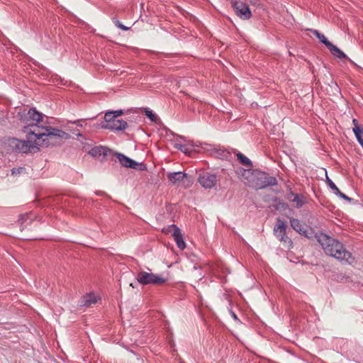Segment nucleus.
<instances>
[{"mask_svg":"<svg viewBox=\"0 0 363 363\" xmlns=\"http://www.w3.org/2000/svg\"><path fill=\"white\" fill-rule=\"evenodd\" d=\"M44 129L30 130L27 133V140L9 138L4 142L7 151L18 153L37 152L42 147L60 145L63 139L69 138V135L65 131H55L52 133Z\"/></svg>","mask_w":363,"mask_h":363,"instance_id":"nucleus-1","label":"nucleus"},{"mask_svg":"<svg viewBox=\"0 0 363 363\" xmlns=\"http://www.w3.org/2000/svg\"><path fill=\"white\" fill-rule=\"evenodd\" d=\"M325 253L345 263L352 264L354 259L343 245L338 240L321 234L318 239Z\"/></svg>","mask_w":363,"mask_h":363,"instance_id":"nucleus-2","label":"nucleus"},{"mask_svg":"<svg viewBox=\"0 0 363 363\" xmlns=\"http://www.w3.org/2000/svg\"><path fill=\"white\" fill-rule=\"evenodd\" d=\"M237 174L245 184L256 189H262L267 186L277 184V179L274 177L267 178L264 173L255 172L251 169L239 168L237 170Z\"/></svg>","mask_w":363,"mask_h":363,"instance_id":"nucleus-3","label":"nucleus"},{"mask_svg":"<svg viewBox=\"0 0 363 363\" xmlns=\"http://www.w3.org/2000/svg\"><path fill=\"white\" fill-rule=\"evenodd\" d=\"M42 118L43 116L40 113L34 108H30L25 118V123L27 125L24 127V132L28 133V132L30 130H35L37 128L46 130V132L49 133H52V132L55 131H62L61 130L57 128L40 125V123L42 121Z\"/></svg>","mask_w":363,"mask_h":363,"instance_id":"nucleus-4","label":"nucleus"},{"mask_svg":"<svg viewBox=\"0 0 363 363\" xmlns=\"http://www.w3.org/2000/svg\"><path fill=\"white\" fill-rule=\"evenodd\" d=\"M137 280L139 283L147 284H162L166 282V279L159 275L148 273L144 271L140 272L137 275Z\"/></svg>","mask_w":363,"mask_h":363,"instance_id":"nucleus-5","label":"nucleus"},{"mask_svg":"<svg viewBox=\"0 0 363 363\" xmlns=\"http://www.w3.org/2000/svg\"><path fill=\"white\" fill-rule=\"evenodd\" d=\"M199 183L205 189H211L218 182L217 176L209 172H203L198 178Z\"/></svg>","mask_w":363,"mask_h":363,"instance_id":"nucleus-6","label":"nucleus"},{"mask_svg":"<svg viewBox=\"0 0 363 363\" xmlns=\"http://www.w3.org/2000/svg\"><path fill=\"white\" fill-rule=\"evenodd\" d=\"M233 6L235 13L242 19L247 20L251 16V11L248 6L242 1H235L233 3Z\"/></svg>","mask_w":363,"mask_h":363,"instance_id":"nucleus-7","label":"nucleus"},{"mask_svg":"<svg viewBox=\"0 0 363 363\" xmlns=\"http://www.w3.org/2000/svg\"><path fill=\"white\" fill-rule=\"evenodd\" d=\"M286 228L285 222L278 218L274 228V233L281 242H286L288 238L286 236Z\"/></svg>","mask_w":363,"mask_h":363,"instance_id":"nucleus-8","label":"nucleus"},{"mask_svg":"<svg viewBox=\"0 0 363 363\" xmlns=\"http://www.w3.org/2000/svg\"><path fill=\"white\" fill-rule=\"evenodd\" d=\"M167 177L173 184H179L181 182L185 183V179L190 182L188 174L182 172H168Z\"/></svg>","mask_w":363,"mask_h":363,"instance_id":"nucleus-9","label":"nucleus"},{"mask_svg":"<svg viewBox=\"0 0 363 363\" xmlns=\"http://www.w3.org/2000/svg\"><path fill=\"white\" fill-rule=\"evenodd\" d=\"M169 228L173 229L172 236L177 247L181 250H184L186 247V243L184 240L183 235L180 229L175 225H169Z\"/></svg>","mask_w":363,"mask_h":363,"instance_id":"nucleus-10","label":"nucleus"},{"mask_svg":"<svg viewBox=\"0 0 363 363\" xmlns=\"http://www.w3.org/2000/svg\"><path fill=\"white\" fill-rule=\"evenodd\" d=\"M116 157L118 159L120 163L125 167H130L132 169H138L139 165L142 166V164H139L137 162L133 160L132 159L126 157L125 155L121 153H116Z\"/></svg>","mask_w":363,"mask_h":363,"instance_id":"nucleus-11","label":"nucleus"},{"mask_svg":"<svg viewBox=\"0 0 363 363\" xmlns=\"http://www.w3.org/2000/svg\"><path fill=\"white\" fill-rule=\"evenodd\" d=\"M127 122L123 120L116 119L113 123L102 125V128L111 130H123L126 128Z\"/></svg>","mask_w":363,"mask_h":363,"instance_id":"nucleus-12","label":"nucleus"},{"mask_svg":"<svg viewBox=\"0 0 363 363\" xmlns=\"http://www.w3.org/2000/svg\"><path fill=\"white\" fill-rule=\"evenodd\" d=\"M100 298L94 293L87 294L82 297L81 305L86 307H90L96 304Z\"/></svg>","mask_w":363,"mask_h":363,"instance_id":"nucleus-13","label":"nucleus"},{"mask_svg":"<svg viewBox=\"0 0 363 363\" xmlns=\"http://www.w3.org/2000/svg\"><path fill=\"white\" fill-rule=\"evenodd\" d=\"M287 198L290 202L294 203L296 208L302 207L306 202V198L303 195L296 194L293 192H290Z\"/></svg>","mask_w":363,"mask_h":363,"instance_id":"nucleus-14","label":"nucleus"},{"mask_svg":"<svg viewBox=\"0 0 363 363\" xmlns=\"http://www.w3.org/2000/svg\"><path fill=\"white\" fill-rule=\"evenodd\" d=\"M290 224L292 228L300 234H303L306 232L304 225H302L300 220L296 218H291Z\"/></svg>","mask_w":363,"mask_h":363,"instance_id":"nucleus-15","label":"nucleus"},{"mask_svg":"<svg viewBox=\"0 0 363 363\" xmlns=\"http://www.w3.org/2000/svg\"><path fill=\"white\" fill-rule=\"evenodd\" d=\"M331 54L337 58L339 59H346L347 58L346 55L340 50L337 46L334 45L333 43L330 45L328 48Z\"/></svg>","mask_w":363,"mask_h":363,"instance_id":"nucleus-16","label":"nucleus"},{"mask_svg":"<svg viewBox=\"0 0 363 363\" xmlns=\"http://www.w3.org/2000/svg\"><path fill=\"white\" fill-rule=\"evenodd\" d=\"M107 152H108V149H106V147H102V146H99V147H93L89 152V153L91 156H93L94 157H99L101 155L106 156L107 155Z\"/></svg>","mask_w":363,"mask_h":363,"instance_id":"nucleus-17","label":"nucleus"},{"mask_svg":"<svg viewBox=\"0 0 363 363\" xmlns=\"http://www.w3.org/2000/svg\"><path fill=\"white\" fill-rule=\"evenodd\" d=\"M353 123L354 125V127L353 128V131L355 134V136L358 142L363 147V138L362 137V130L359 127L357 119H353Z\"/></svg>","mask_w":363,"mask_h":363,"instance_id":"nucleus-18","label":"nucleus"},{"mask_svg":"<svg viewBox=\"0 0 363 363\" xmlns=\"http://www.w3.org/2000/svg\"><path fill=\"white\" fill-rule=\"evenodd\" d=\"M33 218L31 217L30 214L21 215L18 219V222L22 227V230L26 228L27 225L30 224Z\"/></svg>","mask_w":363,"mask_h":363,"instance_id":"nucleus-19","label":"nucleus"},{"mask_svg":"<svg viewBox=\"0 0 363 363\" xmlns=\"http://www.w3.org/2000/svg\"><path fill=\"white\" fill-rule=\"evenodd\" d=\"M313 33L318 38V40L323 43L327 48L330 46L331 43L327 39V38L317 30H314L312 31Z\"/></svg>","mask_w":363,"mask_h":363,"instance_id":"nucleus-20","label":"nucleus"},{"mask_svg":"<svg viewBox=\"0 0 363 363\" xmlns=\"http://www.w3.org/2000/svg\"><path fill=\"white\" fill-rule=\"evenodd\" d=\"M237 157H238V160L240 162V163L242 164L243 165H245L247 167H251L252 166V162L250 161V160L248 159L246 156H245L242 153L238 152L237 154Z\"/></svg>","mask_w":363,"mask_h":363,"instance_id":"nucleus-21","label":"nucleus"},{"mask_svg":"<svg viewBox=\"0 0 363 363\" xmlns=\"http://www.w3.org/2000/svg\"><path fill=\"white\" fill-rule=\"evenodd\" d=\"M83 120H77L74 121H69L67 123L68 128L69 130L72 131L73 133H75V130L72 128V127L70 125H76L77 127H83L84 123Z\"/></svg>","mask_w":363,"mask_h":363,"instance_id":"nucleus-22","label":"nucleus"},{"mask_svg":"<svg viewBox=\"0 0 363 363\" xmlns=\"http://www.w3.org/2000/svg\"><path fill=\"white\" fill-rule=\"evenodd\" d=\"M113 113H112L111 111H108L105 113L104 119L106 123H113V121L116 120V117Z\"/></svg>","mask_w":363,"mask_h":363,"instance_id":"nucleus-23","label":"nucleus"},{"mask_svg":"<svg viewBox=\"0 0 363 363\" xmlns=\"http://www.w3.org/2000/svg\"><path fill=\"white\" fill-rule=\"evenodd\" d=\"M145 116L150 118V120L152 122H155L157 121V116L150 110L145 109Z\"/></svg>","mask_w":363,"mask_h":363,"instance_id":"nucleus-24","label":"nucleus"},{"mask_svg":"<svg viewBox=\"0 0 363 363\" xmlns=\"http://www.w3.org/2000/svg\"><path fill=\"white\" fill-rule=\"evenodd\" d=\"M115 25L120 29L123 30H128L129 28L122 24L119 21L116 20L115 21Z\"/></svg>","mask_w":363,"mask_h":363,"instance_id":"nucleus-25","label":"nucleus"},{"mask_svg":"<svg viewBox=\"0 0 363 363\" xmlns=\"http://www.w3.org/2000/svg\"><path fill=\"white\" fill-rule=\"evenodd\" d=\"M24 171H25L24 167L13 168L11 169V174L13 175H16V174H21V172H23Z\"/></svg>","mask_w":363,"mask_h":363,"instance_id":"nucleus-26","label":"nucleus"},{"mask_svg":"<svg viewBox=\"0 0 363 363\" xmlns=\"http://www.w3.org/2000/svg\"><path fill=\"white\" fill-rule=\"evenodd\" d=\"M326 182L331 189L333 190L336 189L337 186L333 183V182L331 179H329L328 177H326Z\"/></svg>","mask_w":363,"mask_h":363,"instance_id":"nucleus-27","label":"nucleus"},{"mask_svg":"<svg viewBox=\"0 0 363 363\" xmlns=\"http://www.w3.org/2000/svg\"><path fill=\"white\" fill-rule=\"evenodd\" d=\"M175 147H176L177 149H179V150H180L181 151H182V152H186L187 151V148H186V145H181V144L176 143Z\"/></svg>","mask_w":363,"mask_h":363,"instance_id":"nucleus-28","label":"nucleus"},{"mask_svg":"<svg viewBox=\"0 0 363 363\" xmlns=\"http://www.w3.org/2000/svg\"><path fill=\"white\" fill-rule=\"evenodd\" d=\"M111 112L113 113V114H114L116 118L124 113L123 110H117V111H111Z\"/></svg>","mask_w":363,"mask_h":363,"instance_id":"nucleus-29","label":"nucleus"},{"mask_svg":"<svg viewBox=\"0 0 363 363\" xmlns=\"http://www.w3.org/2000/svg\"><path fill=\"white\" fill-rule=\"evenodd\" d=\"M162 231L165 233H170V232H172L173 233V229L172 228H169V226L167 228H164Z\"/></svg>","mask_w":363,"mask_h":363,"instance_id":"nucleus-30","label":"nucleus"},{"mask_svg":"<svg viewBox=\"0 0 363 363\" xmlns=\"http://www.w3.org/2000/svg\"><path fill=\"white\" fill-rule=\"evenodd\" d=\"M338 196H340L341 198H343V199H346V200H350V199L345 194H344L342 192H340Z\"/></svg>","mask_w":363,"mask_h":363,"instance_id":"nucleus-31","label":"nucleus"},{"mask_svg":"<svg viewBox=\"0 0 363 363\" xmlns=\"http://www.w3.org/2000/svg\"><path fill=\"white\" fill-rule=\"evenodd\" d=\"M335 194L338 195L340 192H341L339 189L336 186L335 189H333Z\"/></svg>","mask_w":363,"mask_h":363,"instance_id":"nucleus-32","label":"nucleus"},{"mask_svg":"<svg viewBox=\"0 0 363 363\" xmlns=\"http://www.w3.org/2000/svg\"><path fill=\"white\" fill-rule=\"evenodd\" d=\"M233 318H234V319H235V320H236V319H238L237 315H236L235 313H233Z\"/></svg>","mask_w":363,"mask_h":363,"instance_id":"nucleus-33","label":"nucleus"},{"mask_svg":"<svg viewBox=\"0 0 363 363\" xmlns=\"http://www.w3.org/2000/svg\"><path fill=\"white\" fill-rule=\"evenodd\" d=\"M76 135L79 137V136H82V135L81 133H76Z\"/></svg>","mask_w":363,"mask_h":363,"instance_id":"nucleus-34","label":"nucleus"}]
</instances>
